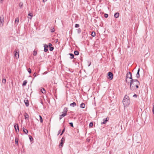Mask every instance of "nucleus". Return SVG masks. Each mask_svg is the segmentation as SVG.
<instances>
[{"instance_id":"1","label":"nucleus","mask_w":154,"mask_h":154,"mask_svg":"<svg viewBox=\"0 0 154 154\" xmlns=\"http://www.w3.org/2000/svg\"><path fill=\"white\" fill-rule=\"evenodd\" d=\"M140 84L139 82L137 79L131 80L130 86V89L132 91H134L135 90V87L136 88H138V85Z\"/></svg>"},{"instance_id":"2","label":"nucleus","mask_w":154,"mask_h":154,"mask_svg":"<svg viewBox=\"0 0 154 154\" xmlns=\"http://www.w3.org/2000/svg\"><path fill=\"white\" fill-rule=\"evenodd\" d=\"M122 102L125 107L128 106L130 102L129 97L127 95H125L124 97Z\"/></svg>"},{"instance_id":"3","label":"nucleus","mask_w":154,"mask_h":154,"mask_svg":"<svg viewBox=\"0 0 154 154\" xmlns=\"http://www.w3.org/2000/svg\"><path fill=\"white\" fill-rule=\"evenodd\" d=\"M133 139H134L135 141L137 143H140L141 140V137L140 136H136L135 137H133Z\"/></svg>"},{"instance_id":"4","label":"nucleus","mask_w":154,"mask_h":154,"mask_svg":"<svg viewBox=\"0 0 154 154\" xmlns=\"http://www.w3.org/2000/svg\"><path fill=\"white\" fill-rule=\"evenodd\" d=\"M19 51L18 50H15L14 51V56L17 59L19 57Z\"/></svg>"},{"instance_id":"5","label":"nucleus","mask_w":154,"mask_h":154,"mask_svg":"<svg viewBox=\"0 0 154 154\" xmlns=\"http://www.w3.org/2000/svg\"><path fill=\"white\" fill-rule=\"evenodd\" d=\"M4 21V17L2 16L0 17V26L2 27L3 26Z\"/></svg>"},{"instance_id":"6","label":"nucleus","mask_w":154,"mask_h":154,"mask_svg":"<svg viewBox=\"0 0 154 154\" xmlns=\"http://www.w3.org/2000/svg\"><path fill=\"white\" fill-rule=\"evenodd\" d=\"M108 78L110 80L113 79V75L111 72H109L108 73Z\"/></svg>"},{"instance_id":"7","label":"nucleus","mask_w":154,"mask_h":154,"mask_svg":"<svg viewBox=\"0 0 154 154\" xmlns=\"http://www.w3.org/2000/svg\"><path fill=\"white\" fill-rule=\"evenodd\" d=\"M128 75V76L127 77L128 79H131V80H133L132 78L131 73L130 72H129L127 73L126 75Z\"/></svg>"},{"instance_id":"8","label":"nucleus","mask_w":154,"mask_h":154,"mask_svg":"<svg viewBox=\"0 0 154 154\" xmlns=\"http://www.w3.org/2000/svg\"><path fill=\"white\" fill-rule=\"evenodd\" d=\"M109 118H106V119H103V122H101V125H103L106 123V122H107L109 120Z\"/></svg>"},{"instance_id":"9","label":"nucleus","mask_w":154,"mask_h":154,"mask_svg":"<svg viewBox=\"0 0 154 154\" xmlns=\"http://www.w3.org/2000/svg\"><path fill=\"white\" fill-rule=\"evenodd\" d=\"M44 51L45 52H47L48 51V46L47 45L45 44L44 46Z\"/></svg>"},{"instance_id":"10","label":"nucleus","mask_w":154,"mask_h":154,"mask_svg":"<svg viewBox=\"0 0 154 154\" xmlns=\"http://www.w3.org/2000/svg\"><path fill=\"white\" fill-rule=\"evenodd\" d=\"M68 111V108L67 107H65L63 109L62 113H65L67 114V112Z\"/></svg>"},{"instance_id":"11","label":"nucleus","mask_w":154,"mask_h":154,"mask_svg":"<svg viewBox=\"0 0 154 154\" xmlns=\"http://www.w3.org/2000/svg\"><path fill=\"white\" fill-rule=\"evenodd\" d=\"M23 131L24 132V133L26 134H27V133L28 132V130L25 128H23Z\"/></svg>"},{"instance_id":"12","label":"nucleus","mask_w":154,"mask_h":154,"mask_svg":"<svg viewBox=\"0 0 154 154\" xmlns=\"http://www.w3.org/2000/svg\"><path fill=\"white\" fill-rule=\"evenodd\" d=\"M140 69L139 68L137 70V72L136 74V77L137 78H139L140 77V75L139 74Z\"/></svg>"},{"instance_id":"13","label":"nucleus","mask_w":154,"mask_h":154,"mask_svg":"<svg viewBox=\"0 0 154 154\" xmlns=\"http://www.w3.org/2000/svg\"><path fill=\"white\" fill-rule=\"evenodd\" d=\"M24 102L25 104V105L26 106H29V101L27 100H24Z\"/></svg>"},{"instance_id":"14","label":"nucleus","mask_w":154,"mask_h":154,"mask_svg":"<svg viewBox=\"0 0 154 154\" xmlns=\"http://www.w3.org/2000/svg\"><path fill=\"white\" fill-rule=\"evenodd\" d=\"M76 105V103L75 102H73V103L70 104V106L72 107L75 106Z\"/></svg>"},{"instance_id":"15","label":"nucleus","mask_w":154,"mask_h":154,"mask_svg":"<svg viewBox=\"0 0 154 154\" xmlns=\"http://www.w3.org/2000/svg\"><path fill=\"white\" fill-rule=\"evenodd\" d=\"M119 13H118V12L115 13L114 15V17L116 18H118L119 17Z\"/></svg>"},{"instance_id":"16","label":"nucleus","mask_w":154,"mask_h":154,"mask_svg":"<svg viewBox=\"0 0 154 154\" xmlns=\"http://www.w3.org/2000/svg\"><path fill=\"white\" fill-rule=\"evenodd\" d=\"M128 75H126V80H125V81H126V82L128 84H129L130 82V81H128Z\"/></svg>"},{"instance_id":"17","label":"nucleus","mask_w":154,"mask_h":154,"mask_svg":"<svg viewBox=\"0 0 154 154\" xmlns=\"http://www.w3.org/2000/svg\"><path fill=\"white\" fill-rule=\"evenodd\" d=\"M80 106L82 108H84L85 106V103H82L81 104Z\"/></svg>"},{"instance_id":"18","label":"nucleus","mask_w":154,"mask_h":154,"mask_svg":"<svg viewBox=\"0 0 154 154\" xmlns=\"http://www.w3.org/2000/svg\"><path fill=\"white\" fill-rule=\"evenodd\" d=\"M28 16H29L31 17H28V18L31 19L33 16L32 14L31 13H29L28 14Z\"/></svg>"},{"instance_id":"19","label":"nucleus","mask_w":154,"mask_h":154,"mask_svg":"<svg viewBox=\"0 0 154 154\" xmlns=\"http://www.w3.org/2000/svg\"><path fill=\"white\" fill-rule=\"evenodd\" d=\"M63 139V137L61 140V142H60V143L59 145L60 147V146L62 147L63 146V142H62V140Z\"/></svg>"},{"instance_id":"20","label":"nucleus","mask_w":154,"mask_h":154,"mask_svg":"<svg viewBox=\"0 0 154 154\" xmlns=\"http://www.w3.org/2000/svg\"><path fill=\"white\" fill-rule=\"evenodd\" d=\"M69 54L70 56V58L71 59H72L74 58V55L73 54H71V53H69Z\"/></svg>"},{"instance_id":"21","label":"nucleus","mask_w":154,"mask_h":154,"mask_svg":"<svg viewBox=\"0 0 154 154\" xmlns=\"http://www.w3.org/2000/svg\"><path fill=\"white\" fill-rule=\"evenodd\" d=\"M24 117L25 119H27L29 117V115L27 113H25V115H24Z\"/></svg>"},{"instance_id":"22","label":"nucleus","mask_w":154,"mask_h":154,"mask_svg":"<svg viewBox=\"0 0 154 154\" xmlns=\"http://www.w3.org/2000/svg\"><path fill=\"white\" fill-rule=\"evenodd\" d=\"M27 83V81L26 80H25L23 81V83L22 84V85L23 86H25Z\"/></svg>"},{"instance_id":"23","label":"nucleus","mask_w":154,"mask_h":154,"mask_svg":"<svg viewBox=\"0 0 154 154\" xmlns=\"http://www.w3.org/2000/svg\"><path fill=\"white\" fill-rule=\"evenodd\" d=\"M15 143L16 144H18V139L17 138H15Z\"/></svg>"},{"instance_id":"24","label":"nucleus","mask_w":154,"mask_h":154,"mask_svg":"<svg viewBox=\"0 0 154 154\" xmlns=\"http://www.w3.org/2000/svg\"><path fill=\"white\" fill-rule=\"evenodd\" d=\"M41 91L42 93L44 94L45 92V90L44 88H42V89L41 90Z\"/></svg>"},{"instance_id":"25","label":"nucleus","mask_w":154,"mask_h":154,"mask_svg":"<svg viewBox=\"0 0 154 154\" xmlns=\"http://www.w3.org/2000/svg\"><path fill=\"white\" fill-rule=\"evenodd\" d=\"M74 54L76 55H78L79 54V52L78 51H75L74 52Z\"/></svg>"},{"instance_id":"26","label":"nucleus","mask_w":154,"mask_h":154,"mask_svg":"<svg viewBox=\"0 0 154 154\" xmlns=\"http://www.w3.org/2000/svg\"><path fill=\"white\" fill-rule=\"evenodd\" d=\"M95 33L94 32H92L91 33V35L93 37H94L95 36Z\"/></svg>"},{"instance_id":"27","label":"nucleus","mask_w":154,"mask_h":154,"mask_svg":"<svg viewBox=\"0 0 154 154\" xmlns=\"http://www.w3.org/2000/svg\"><path fill=\"white\" fill-rule=\"evenodd\" d=\"M23 3L22 2H20L19 3V6L20 8L22 7Z\"/></svg>"},{"instance_id":"28","label":"nucleus","mask_w":154,"mask_h":154,"mask_svg":"<svg viewBox=\"0 0 154 154\" xmlns=\"http://www.w3.org/2000/svg\"><path fill=\"white\" fill-rule=\"evenodd\" d=\"M40 117V121L41 123H42L43 122V119L42 117L40 116H39Z\"/></svg>"},{"instance_id":"29","label":"nucleus","mask_w":154,"mask_h":154,"mask_svg":"<svg viewBox=\"0 0 154 154\" xmlns=\"http://www.w3.org/2000/svg\"><path fill=\"white\" fill-rule=\"evenodd\" d=\"M6 80L5 79H3L2 80V82L3 83L5 84L6 83Z\"/></svg>"},{"instance_id":"30","label":"nucleus","mask_w":154,"mask_h":154,"mask_svg":"<svg viewBox=\"0 0 154 154\" xmlns=\"http://www.w3.org/2000/svg\"><path fill=\"white\" fill-rule=\"evenodd\" d=\"M17 22L18 24V23L19 22V18H16L15 19V23Z\"/></svg>"},{"instance_id":"31","label":"nucleus","mask_w":154,"mask_h":154,"mask_svg":"<svg viewBox=\"0 0 154 154\" xmlns=\"http://www.w3.org/2000/svg\"><path fill=\"white\" fill-rule=\"evenodd\" d=\"M54 47H49V50L50 51H52L54 50Z\"/></svg>"},{"instance_id":"32","label":"nucleus","mask_w":154,"mask_h":154,"mask_svg":"<svg viewBox=\"0 0 154 154\" xmlns=\"http://www.w3.org/2000/svg\"><path fill=\"white\" fill-rule=\"evenodd\" d=\"M14 127L15 129V131H16V132H17L18 131H17V127H16V124H15V125H14Z\"/></svg>"},{"instance_id":"33","label":"nucleus","mask_w":154,"mask_h":154,"mask_svg":"<svg viewBox=\"0 0 154 154\" xmlns=\"http://www.w3.org/2000/svg\"><path fill=\"white\" fill-rule=\"evenodd\" d=\"M37 52L35 51H34L33 52V55L34 56H36L37 54Z\"/></svg>"},{"instance_id":"34","label":"nucleus","mask_w":154,"mask_h":154,"mask_svg":"<svg viewBox=\"0 0 154 154\" xmlns=\"http://www.w3.org/2000/svg\"><path fill=\"white\" fill-rule=\"evenodd\" d=\"M93 125V122H91L90 124H89V127H92Z\"/></svg>"},{"instance_id":"35","label":"nucleus","mask_w":154,"mask_h":154,"mask_svg":"<svg viewBox=\"0 0 154 154\" xmlns=\"http://www.w3.org/2000/svg\"><path fill=\"white\" fill-rule=\"evenodd\" d=\"M27 70H28V72L29 73H31V72H32V70H31V69L30 68H29L27 69Z\"/></svg>"},{"instance_id":"36","label":"nucleus","mask_w":154,"mask_h":154,"mask_svg":"<svg viewBox=\"0 0 154 154\" xmlns=\"http://www.w3.org/2000/svg\"><path fill=\"white\" fill-rule=\"evenodd\" d=\"M29 139L31 141L33 140V138L31 136H29Z\"/></svg>"},{"instance_id":"37","label":"nucleus","mask_w":154,"mask_h":154,"mask_svg":"<svg viewBox=\"0 0 154 154\" xmlns=\"http://www.w3.org/2000/svg\"><path fill=\"white\" fill-rule=\"evenodd\" d=\"M77 32L79 33H80L81 32V29L80 28H79V29H77Z\"/></svg>"},{"instance_id":"38","label":"nucleus","mask_w":154,"mask_h":154,"mask_svg":"<svg viewBox=\"0 0 154 154\" xmlns=\"http://www.w3.org/2000/svg\"><path fill=\"white\" fill-rule=\"evenodd\" d=\"M66 115L67 114H66L65 113H62V114L61 115V116L64 117L66 116Z\"/></svg>"},{"instance_id":"39","label":"nucleus","mask_w":154,"mask_h":154,"mask_svg":"<svg viewBox=\"0 0 154 154\" xmlns=\"http://www.w3.org/2000/svg\"><path fill=\"white\" fill-rule=\"evenodd\" d=\"M16 125H17V126H16V127H17V129L18 130V131L19 132V127H18V124H17Z\"/></svg>"},{"instance_id":"40","label":"nucleus","mask_w":154,"mask_h":154,"mask_svg":"<svg viewBox=\"0 0 154 154\" xmlns=\"http://www.w3.org/2000/svg\"><path fill=\"white\" fill-rule=\"evenodd\" d=\"M79 24H76L75 25V27L76 28H77L79 27Z\"/></svg>"},{"instance_id":"41","label":"nucleus","mask_w":154,"mask_h":154,"mask_svg":"<svg viewBox=\"0 0 154 154\" xmlns=\"http://www.w3.org/2000/svg\"><path fill=\"white\" fill-rule=\"evenodd\" d=\"M54 31V28H53L51 29V32H53Z\"/></svg>"},{"instance_id":"42","label":"nucleus","mask_w":154,"mask_h":154,"mask_svg":"<svg viewBox=\"0 0 154 154\" xmlns=\"http://www.w3.org/2000/svg\"><path fill=\"white\" fill-rule=\"evenodd\" d=\"M65 128H64V129L62 130V133H61V134H60V135L61 136L62 135V134H63L64 132L65 131Z\"/></svg>"},{"instance_id":"43","label":"nucleus","mask_w":154,"mask_h":154,"mask_svg":"<svg viewBox=\"0 0 154 154\" xmlns=\"http://www.w3.org/2000/svg\"><path fill=\"white\" fill-rule=\"evenodd\" d=\"M69 124L70 125V126L72 127H73V123L72 122H70L69 123Z\"/></svg>"},{"instance_id":"44","label":"nucleus","mask_w":154,"mask_h":154,"mask_svg":"<svg viewBox=\"0 0 154 154\" xmlns=\"http://www.w3.org/2000/svg\"><path fill=\"white\" fill-rule=\"evenodd\" d=\"M48 47H51V46L52 45L50 43H49L48 44Z\"/></svg>"},{"instance_id":"45","label":"nucleus","mask_w":154,"mask_h":154,"mask_svg":"<svg viewBox=\"0 0 154 154\" xmlns=\"http://www.w3.org/2000/svg\"><path fill=\"white\" fill-rule=\"evenodd\" d=\"M108 15L107 14H104V17L106 18H107L108 17Z\"/></svg>"},{"instance_id":"46","label":"nucleus","mask_w":154,"mask_h":154,"mask_svg":"<svg viewBox=\"0 0 154 154\" xmlns=\"http://www.w3.org/2000/svg\"><path fill=\"white\" fill-rule=\"evenodd\" d=\"M153 108L152 109V112H153V114H154V104H153Z\"/></svg>"},{"instance_id":"47","label":"nucleus","mask_w":154,"mask_h":154,"mask_svg":"<svg viewBox=\"0 0 154 154\" xmlns=\"http://www.w3.org/2000/svg\"><path fill=\"white\" fill-rule=\"evenodd\" d=\"M36 72H35L33 74V76L35 77L36 76Z\"/></svg>"},{"instance_id":"48","label":"nucleus","mask_w":154,"mask_h":154,"mask_svg":"<svg viewBox=\"0 0 154 154\" xmlns=\"http://www.w3.org/2000/svg\"><path fill=\"white\" fill-rule=\"evenodd\" d=\"M133 97H137V95L136 94H134L133 96Z\"/></svg>"},{"instance_id":"49","label":"nucleus","mask_w":154,"mask_h":154,"mask_svg":"<svg viewBox=\"0 0 154 154\" xmlns=\"http://www.w3.org/2000/svg\"><path fill=\"white\" fill-rule=\"evenodd\" d=\"M61 131V130H60L59 131H58V134H57L58 135L60 134V133Z\"/></svg>"},{"instance_id":"50","label":"nucleus","mask_w":154,"mask_h":154,"mask_svg":"<svg viewBox=\"0 0 154 154\" xmlns=\"http://www.w3.org/2000/svg\"><path fill=\"white\" fill-rule=\"evenodd\" d=\"M63 117L61 116V115L60 116V117L59 118L60 120H61Z\"/></svg>"},{"instance_id":"51","label":"nucleus","mask_w":154,"mask_h":154,"mask_svg":"<svg viewBox=\"0 0 154 154\" xmlns=\"http://www.w3.org/2000/svg\"><path fill=\"white\" fill-rule=\"evenodd\" d=\"M63 117L61 116V115L60 116V117L59 118L60 120H61Z\"/></svg>"},{"instance_id":"52","label":"nucleus","mask_w":154,"mask_h":154,"mask_svg":"<svg viewBox=\"0 0 154 154\" xmlns=\"http://www.w3.org/2000/svg\"><path fill=\"white\" fill-rule=\"evenodd\" d=\"M63 117L61 116V115L60 116V117L59 118L60 120H61Z\"/></svg>"},{"instance_id":"53","label":"nucleus","mask_w":154,"mask_h":154,"mask_svg":"<svg viewBox=\"0 0 154 154\" xmlns=\"http://www.w3.org/2000/svg\"><path fill=\"white\" fill-rule=\"evenodd\" d=\"M47 0H43V2H45Z\"/></svg>"},{"instance_id":"54","label":"nucleus","mask_w":154,"mask_h":154,"mask_svg":"<svg viewBox=\"0 0 154 154\" xmlns=\"http://www.w3.org/2000/svg\"><path fill=\"white\" fill-rule=\"evenodd\" d=\"M58 39H56V42H58Z\"/></svg>"},{"instance_id":"55","label":"nucleus","mask_w":154,"mask_h":154,"mask_svg":"<svg viewBox=\"0 0 154 154\" xmlns=\"http://www.w3.org/2000/svg\"><path fill=\"white\" fill-rule=\"evenodd\" d=\"M83 38H85V37L87 38V37H85V36H83Z\"/></svg>"},{"instance_id":"56","label":"nucleus","mask_w":154,"mask_h":154,"mask_svg":"<svg viewBox=\"0 0 154 154\" xmlns=\"http://www.w3.org/2000/svg\"><path fill=\"white\" fill-rule=\"evenodd\" d=\"M1 1H3L4 0H0Z\"/></svg>"},{"instance_id":"57","label":"nucleus","mask_w":154,"mask_h":154,"mask_svg":"<svg viewBox=\"0 0 154 154\" xmlns=\"http://www.w3.org/2000/svg\"><path fill=\"white\" fill-rule=\"evenodd\" d=\"M63 139L64 140V139L63 138V139L62 140V142H63Z\"/></svg>"}]
</instances>
